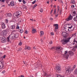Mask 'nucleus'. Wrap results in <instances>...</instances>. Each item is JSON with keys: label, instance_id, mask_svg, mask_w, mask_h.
<instances>
[{"label": "nucleus", "instance_id": "f03ea898", "mask_svg": "<svg viewBox=\"0 0 77 77\" xmlns=\"http://www.w3.org/2000/svg\"><path fill=\"white\" fill-rule=\"evenodd\" d=\"M20 15H21V12L19 11H17L16 13H14L13 15L15 18H18L20 17Z\"/></svg>", "mask_w": 77, "mask_h": 77}, {"label": "nucleus", "instance_id": "9b49d317", "mask_svg": "<svg viewBox=\"0 0 77 77\" xmlns=\"http://www.w3.org/2000/svg\"><path fill=\"white\" fill-rule=\"evenodd\" d=\"M3 68V63L2 61H0V69H2Z\"/></svg>", "mask_w": 77, "mask_h": 77}, {"label": "nucleus", "instance_id": "9d476101", "mask_svg": "<svg viewBox=\"0 0 77 77\" xmlns=\"http://www.w3.org/2000/svg\"><path fill=\"white\" fill-rule=\"evenodd\" d=\"M72 16L71 15V14H70V16H69V17L68 18L66 19V20L67 21H69L70 20H71L72 19Z\"/></svg>", "mask_w": 77, "mask_h": 77}, {"label": "nucleus", "instance_id": "c03bdc74", "mask_svg": "<svg viewBox=\"0 0 77 77\" xmlns=\"http://www.w3.org/2000/svg\"><path fill=\"white\" fill-rule=\"evenodd\" d=\"M57 77H61V75H57Z\"/></svg>", "mask_w": 77, "mask_h": 77}, {"label": "nucleus", "instance_id": "0e129e2a", "mask_svg": "<svg viewBox=\"0 0 77 77\" xmlns=\"http://www.w3.org/2000/svg\"><path fill=\"white\" fill-rule=\"evenodd\" d=\"M76 67V66H75V65H74L73 66V68H75V67Z\"/></svg>", "mask_w": 77, "mask_h": 77}, {"label": "nucleus", "instance_id": "6e6552de", "mask_svg": "<svg viewBox=\"0 0 77 77\" xmlns=\"http://www.w3.org/2000/svg\"><path fill=\"white\" fill-rule=\"evenodd\" d=\"M66 72L68 73V72H69V71H71V69L70 66H69L68 68L66 69Z\"/></svg>", "mask_w": 77, "mask_h": 77}, {"label": "nucleus", "instance_id": "4468645a", "mask_svg": "<svg viewBox=\"0 0 77 77\" xmlns=\"http://www.w3.org/2000/svg\"><path fill=\"white\" fill-rule=\"evenodd\" d=\"M73 42L72 43V45H74L75 44V42H76V43H77V39L76 38H75L73 40Z\"/></svg>", "mask_w": 77, "mask_h": 77}, {"label": "nucleus", "instance_id": "7c9ffc66", "mask_svg": "<svg viewBox=\"0 0 77 77\" xmlns=\"http://www.w3.org/2000/svg\"><path fill=\"white\" fill-rule=\"evenodd\" d=\"M43 8H42L40 10V12H43Z\"/></svg>", "mask_w": 77, "mask_h": 77}, {"label": "nucleus", "instance_id": "69168bd1", "mask_svg": "<svg viewBox=\"0 0 77 77\" xmlns=\"http://www.w3.org/2000/svg\"><path fill=\"white\" fill-rule=\"evenodd\" d=\"M20 77H24V75H21L20 76Z\"/></svg>", "mask_w": 77, "mask_h": 77}, {"label": "nucleus", "instance_id": "c85d7f7f", "mask_svg": "<svg viewBox=\"0 0 77 77\" xmlns=\"http://www.w3.org/2000/svg\"><path fill=\"white\" fill-rule=\"evenodd\" d=\"M72 14H72L73 15H74V16L75 15H75H76V13H75V11H74L73 13Z\"/></svg>", "mask_w": 77, "mask_h": 77}, {"label": "nucleus", "instance_id": "c9c22d12", "mask_svg": "<svg viewBox=\"0 0 77 77\" xmlns=\"http://www.w3.org/2000/svg\"><path fill=\"white\" fill-rule=\"evenodd\" d=\"M36 3V0L34 1L33 2H32V4H35Z\"/></svg>", "mask_w": 77, "mask_h": 77}, {"label": "nucleus", "instance_id": "dca6fc26", "mask_svg": "<svg viewBox=\"0 0 77 77\" xmlns=\"http://www.w3.org/2000/svg\"><path fill=\"white\" fill-rule=\"evenodd\" d=\"M53 26L54 27H56L55 28L56 29H59V27H58V24H54Z\"/></svg>", "mask_w": 77, "mask_h": 77}, {"label": "nucleus", "instance_id": "de8ad7c7", "mask_svg": "<svg viewBox=\"0 0 77 77\" xmlns=\"http://www.w3.org/2000/svg\"><path fill=\"white\" fill-rule=\"evenodd\" d=\"M66 25H65L64 26V27L65 29H66Z\"/></svg>", "mask_w": 77, "mask_h": 77}, {"label": "nucleus", "instance_id": "b1692460", "mask_svg": "<svg viewBox=\"0 0 77 77\" xmlns=\"http://www.w3.org/2000/svg\"><path fill=\"white\" fill-rule=\"evenodd\" d=\"M19 32L20 33H23V32H24V31L23 30V29H20L19 30Z\"/></svg>", "mask_w": 77, "mask_h": 77}, {"label": "nucleus", "instance_id": "052dcab7", "mask_svg": "<svg viewBox=\"0 0 77 77\" xmlns=\"http://www.w3.org/2000/svg\"><path fill=\"white\" fill-rule=\"evenodd\" d=\"M5 21H6V22L7 23H8V20L6 19V20H5Z\"/></svg>", "mask_w": 77, "mask_h": 77}, {"label": "nucleus", "instance_id": "864d4df0", "mask_svg": "<svg viewBox=\"0 0 77 77\" xmlns=\"http://www.w3.org/2000/svg\"><path fill=\"white\" fill-rule=\"evenodd\" d=\"M74 7H75V6L74 5H72V6H71V8H74Z\"/></svg>", "mask_w": 77, "mask_h": 77}, {"label": "nucleus", "instance_id": "c756f323", "mask_svg": "<svg viewBox=\"0 0 77 77\" xmlns=\"http://www.w3.org/2000/svg\"><path fill=\"white\" fill-rule=\"evenodd\" d=\"M74 74H77V69H76L74 72Z\"/></svg>", "mask_w": 77, "mask_h": 77}, {"label": "nucleus", "instance_id": "13d9d810", "mask_svg": "<svg viewBox=\"0 0 77 77\" xmlns=\"http://www.w3.org/2000/svg\"><path fill=\"white\" fill-rule=\"evenodd\" d=\"M5 57H6V55H4L3 57V58L4 59H5Z\"/></svg>", "mask_w": 77, "mask_h": 77}, {"label": "nucleus", "instance_id": "8fccbe9b", "mask_svg": "<svg viewBox=\"0 0 77 77\" xmlns=\"http://www.w3.org/2000/svg\"><path fill=\"white\" fill-rule=\"evenodd\" d=\"M53 9H52L51 10V12H50V14H52V12H53Z\"/></svg>", "mask_w": 77, "mask_h": 77}, {"label": "nucleus", "instance_id": "ddd939ff", "mask_svg": "<svg viewBox=\"0 0 77 77\" xmlns=\"http://www.w3.org/2000/svg\"><path fill=\"white\" fill-rule=\"evenodd\" d=\"M56 69L57 71H60V65L58 64V66H57Z\"/></svg>", "mask_w": 77, "mask_h": 77}, {"label": "nucleus", "instance_id": "72a5a7b5", "mask_svg": "<svg viewBox=\"0 0 77 77\" xmlns=\"http://www.w3.org/2000/svg\"><path fill=\"white\" fill-rule=\"evenodd\" d=\"M75 36H76L75 34H73L72 35V36L71 37V38H72V36H74V37Z\"/></svg>", "mask_w": 77, "mask_h": 77}, {"label": "nucleus", "instance_id": "39448f33", "mask_svg": "<svg viewBox=\"0 0 77 77\" xmlns=\"http://www.w3.org/2000/svg\"><path fill=\"white\" fill-rule=\"evenodd\" d=\"M62 44L63 45H65V44H67V42H69V41L68 40H66V39H63L62 40H61V41Z\"/></svg>", "mask_w": 77, "mask_h": 77}, {"label": "nucleus", "instance_id": "0eeeda50", "mask_svg": "<svg viewBox=\"0 0 77 77\" xmlns=\"http://www.w3.org/2000/svg\"><path fill=\"white\" fill-rule=\"evenodd\" d=\"M65 53L63 54V56L64 58L67 59L68 58V57H69V55H66L68 52H67L66 51H65Z\"/></svg>", "mask_w": 77, "mask_h": 77}, {"label": "nucleus", "instance_id": "680f3d73", "mask_svg": "<svg viewBox=\"0 0 77 77\" xmlns=\"http://www.w3.org/2000/svg\"><path fill=\"white\" fill-rule=\"evenodd\" d=\"M49 2H50V1H47V3H48V4L49 3Z\"/></svg>", "mask_w": 77, "mask_h": 77}, {"label": "nucleus", "instance_id": "2f4dec72", "mask_svg": "<svg viewBox=\"0 0 77 77\" xmlns=\"http://www.w3.org/2000/svg\"><path fill=\"white\" fill-rule=\"evenodd\" d=\"M24 33H26V34H27V33H29V31H24Z\"/></svg>", "mask_w": 77, "mask_h": 77}, {"label": "nucleus", "instance_id": "2eb2a0df", "mask_svg": "<svg viewBox=\"0 0 77 77\" xmlns=\"http://www.w3.org/2000/svg\"><path fill=\"white\" fill-rule=\"evenodd\" d=\"M11 29L12 30H14L15 29V25H12L11 26Z\"/></svg>", "mask_w": 77, "mask_h": 77}, {"label": "nucleus", "instance_id": "4d7b16f0", "mask_svg": "<svg viewBox=\"0 0 77 77\" xmlns=\"http://www.w3.org/2000/svg\"><path fill=\"white\" fill-rule=\"evenodd\" d=\"M47 73H45V74H44V76H47Z\"/></svg>", "mask_w": 77, "mask_h": 77}, {"label": "nucleus", "instance_id": "1a4fd4ad", "mask_svg": "<svg viewBox=\"0 0 77 77\" xmlns=\"http://www.w3.org/2000/svg\"><path fill=\"white\" fill-rule=\"evenodd\" d=\"M7 30L6 29L5 30H3L2 32V33L4 36L6 35V34H7V33H8Z\"/></svg>", "mask_w": 77, "mask_h": 77}, {"label": "nucleus", "instance_id": "774afa93", "mask_svg": "<svg viewBox=\"0 0 77 77\" xmlns=\"http://www.w3.org/2000/svg\"><path fill=\"white\" fill-rule=\"evenodd\" d=\"M57 9H59V6H57Z\"/></svg>", "mask_w": 77, "mask_h": 77}, {"label": "nucleus", "instance_id": "58836bf2", "mask_svg": "<svg viewBox=\"0 0 77 77\" xmlns=\"http://www.w3.org/2000/svg\"><path fill=\"white\" fill-rule=\"evenodd\" d=\"M18 45H22V43L21 42H20L19 43Z\"/></svg>", "mask_w": 77, "mask_h": 77}, {"label": "nucleus", "instance_id": "a878e982", "mask_svg": "<svg viewBox=\"0 0 77 77\" xmlns=\"http://www.w3.org/2000/svg\"><path fill=\"white\" fill-rule=\"evenodd\" d=\"M18 21L20 23H21V22H22V21H23V20H22V19H21V18H19L18 20Z\"/></svg>", "mask_w": 77, "mask_h": 77}, {"label": "nucleus", "instance_id": "7ed1b4c3", "mask_svg": "<svg viewBox=\"0 0 77 77\" xmlns=\"http://www.w3.org/2000/svg\"><path fill=\"white\" fill-rule=\"evenodd\" d=\"M9 38L11 39H14L15 38V34H12L11 35H9V36L7 37V39L8 42H9V41H10V40H9Z\"/></svg>", "mask_w": 77, "mask_h": 77}, {"label": "nucleus", "instance_id": "a18cd8bd", "mask_svg": "<svg viewBox=\"0 0 77 77\" xmlns=\"http://www.w3.org/2000/svg\"><path fill=\"white\" fill-rule=\"evenodd\" d=\"M20 28V27L18 26H17L16 27V29H18Z\"/></svg>", "mask_w": 77, "mask_h": 77}, {"label": "nucleus", "instance_id": "aec40b11", "mask_svg": "<svg viewBox=\"0 0 77 77\" xmlns=\"http://www.w3.org/2000/svg\"><path fill=\"white\" fill-rule=\"evenodd\" d=\"M68 25H69V27H68L69 29H71L72 27V24H68Z\"/></svg>", "mask_w": 77, "mask_h": 77}, {"label": "nucleus", "instance_id": "bb28decb", "mask_svg": "<svg viewBox=\"0 0 77 77\" xmlns=\"http://www.w3.org/2000/svg\"><path fill=\"white\" fill-rule=\"evenodd\" d=\"M73 20L75 21H77V18L76 17H74V18H73Z\"/></svg>", "mask_w": 77, "mask_h": 77}, {"label": "nucleus", "instance_id": "cd10ccee", "mask_svg": "<svg viewBox=\"0 0 77 77\" xmlns=\"http://www.w3.org/2000/svg\"><path fill=\"white\" fill-rule=\"evenodd\" d=\"M8 17H11L12 16V14H11V13H8Z\"/></svg>", "mask_w": 77, "mask_h": 77}, {"label": "nucleus", "instance_id": "f704fd0d", "mask_svg": "<svg viewBox=\"0 0 77 77\" xmlns=\"http://www.w3.org/2000/svg\"><path fill=\"white\" fill-rule=\"evenodd\" d=\"M56 9H55L54 10V14H56Z\"/></svg>", "mask_w": 77, "mask_h": 77}, {"label": "nucleus", "instance_id": "37998d69", "mask_svg": "<svg viewBox=\"0 0 77 77\" xmlns=\"http://www.w3.org/2000/svg\"><path fill=\"white\" fill-rule=\"evenodd\" d=\"M50 44H53V42L52 41H51L49 42Z\"/></svg>", "mask_w": 77, "mask_h": 77}, {"label": "nucleus", "instance_id": "473e14b6", "mask_svg": "<svg viewBox=\"0 0 77 77\" xmlns=\"http://www.w3.org/2000/svg\"><path fill=\"white\" fill-rule=\"evenodd\" d=\"M37 6V4H35L34 5V6H33L32 7H33V9H35V7H36Z\"/></svg>", "mask_w": 77, "mask_h": 77}, {"label": "nucleus", "instance_id": "393cba45", "mask_svg": "<svg viewBox=\"0 0 77 77\" xmlns=\"http://www.w3.org/2000/svg\"><path fill=\"white\" fill-rule=\"evenodd\" d=\"M71 3L72 5H74L75 4V1L74 0H72L71 1Z\"/></svg>", "mask_w": 77, "mask_h": 77}, {"label": "nucleus", "instance_id": "423d86ee", "mask_svg": "<svg viewBox=\"0 0 77 77\" xmlns=\"http://www.w3.org/2000/svg\"><path fill=\"white\" fill-rule=\"evenodd\" d=\"M62 36L65 38L67 37V36H68V34L66 32H62Z\"/></svg>", "mask_w": 77, "mask_h": 77}, {"label": "nucleus", "instance_id": "5fc2aeb1", "mask_svg": "<svg viewBox=\"0 0 77 77\" xmlns=\"http://www.w3.org/2000/svg\"><path fill=\"white\" fill-rule=\"evenodd\" d=\"M61 13H62V10H60V15L61 14Z\"/></svg>", "mask_w": 77, "mask_h": 77}, {"label": "nucleus", "instance_id": "f8f14e48", "mask_svg": "<svg viewBox=\"0 0 77 77\" xmlns=\"http://www.w3.org/2000/svg\"><path fill=\"white\" fill-rule=\"evenodd\" d=\"M2 24V29H4L6 28V26H5V24L3 22L1 23Z\"/></svg>", "mask_w": 77, "mask_h": 77}, {"label": "nucleus", "instance_id": "412c9836", "mask_svg": "<svg viewBox=\"0 0 77 77\" xmlns=\"http://www.w3.org/2000/svg\"><path fill=\"white\" fill-rule=\"evenodd\" d=\"M14 1H12L11 2L10 5L11 6H14Z\"/></svg>", "mask_w": 77, "mask_h": 77}, {"label": "nucleus", "instance_id": "6e6d98bb", "mask_svg": "<svg viewBox=\"0 0 77 77\" xmlns=\"http://www.w3.org/2000/svg\"><path fill=\"white\" fill-rule=\"evenodd\" d=\"M50 20H53V19L52 18H51V17H50Z\"/></svg>", "mask_w": 77, "mask_h": 77}, {"label": "nucleus", "instance_id": "49530a36", "mask_svg": "<svg viewBox=\"0 0 77 77\" xmlns=\"http://www.w3.org/2000/svg\"><path fill=\"white\" fill-rule=\"evenodd\" d=\"M59 14H57V15H55V17H56V18H57V16H58V15H59Z\"/></svg>", "mask_w": 77, "mask_h": 77}, {"label": "nucleus", "instance_id": "bf43d9fd", "mask_svg": "<svg viewBox=\"0 0 77 77\" xmlns=\"http://www.w3.org/2000/svg\"><path fill=\"white\" fill-rule=\"evenodd\" d=\"M41 42H43V40H42V38L41 39Z\"/></svg>", "mask_w": 77, "mask_h": 77}, {"label": "nucleus", "instance_id": "4c0bfd02", "mask_svg": "<svg viewBox=\"0 0 77 77\" xmlns=\"http://www.w3.org/2000/svg\"><path fill=\"white\" fill-rule=\"evenodd\" d=\"M45 20H42V22L43 23H45Z\"/></svg>", "mask_w": 77, "mask_h": 77}, {"label": "nucleus", "instance_id": "4be33fe9", "mask_svg": "<svg viewBox=\"0 0 77 77\" xmlns=\"http://www.w3.org/2000/svg\"><path fill=\"white\" fill-rule=\"evenodd\" d=\"M36 29H33L32 30V33H35V32H36Z\"/></svg>", "mask_w": 77, "mask_h": 77}, {"label": "nucleus", "instance_id": "5701e85b", "mask_svg": "<svg viewBox=\"0 0 77 77\" xmlns=\"http://www.w3.org/2000/svg\"><path fill=\"white\" fill-rule=\"evenodd\" d=\"M6 41V38H3L2 39V42H5Z\"/></svg>", "mask_w": 77, "mask_h": 77}, {"label": "nucleus", "instance_id": "e2e57ef3", "mask_svg": "<svg viewBox=\"0 0 77 77\" xmlns=\"http://www.w3.org/2000/svg\"><path fill=\"white\" fill-rule=\"evenodd\" d=\"M18 1L19 2H21L22 0H18Z\"/></svg>", "mask_w": 77, "mask_h": 77}, {"label": "nucleus", "instance_id": "338daca9", "mask_svg": "<svg viewBox=\"0 0 77 77\" xmlns=\"http://www.w3.org/2000/svg\"><path fill=\"white\" fill-rule=\"evenodd\" d=\"M57 29H55V32H57Z\"/></svg>", "mask_w": 77, "mask_h": 77}, {"label": "nucleus", "instance_id": "ea45409f", "mask_svg": "<svg viewBox=\"0 0 77 77\" xmlns=\"http://www.w3.org/2000/svg\"><path fill=\"white\" fill-rule=\"evenodd\" d=\"M35 68H38V66H39V65L38 64H36L35 66Z\"/></svg>", "mask_w": 77, "mask_h": 77}, {"label": "nucleus", "instance_id": "f3484780", "mask_svg": "<svg viewBox=\"0 0 77 77\" xmlns=\"http://www.w3.org/2000/svg\"><path fill=\"white\" fill-rule=\"evenodd\" d=\"M25 49V50H27V49L28 50H30L31 48L28 46L26 45Z\"/></svg>", "mask_w": 77, "mask_h": 77}, {"label": "nucleus", "instance_id": "a211bd4d", "mask_svg": "<svg viewBox=\"0 0 77 77\" xmlns=\"http://www.w3.org/2000/svg\"><path fill=\"white\" fill-rule=\"evenodd\" d=\"M40 33H41V34H40V36H43V35H44V32L43 31H41L40 32Z\"/></svg>", "mask_w": 77, "mask_h": 77}, {"label": "nucleus", "instance_id": "20e7f679", "mask_svg": "<svg viewBox=\"0 0 77 77\" xmlns=\"http://www.w3.org/2000/svg\"><path fill=\"white\" fill-rule=\"evenodd\" d=\"M62 49L63 48H62L59 47H57L56 49V53H59Z\"/></svg>", "mask_w": 77, "mask_h": 77}, {"label": "nucleus", "instance_id": "79ce46f5", "mask_svg": "<svg viewBox=\"0 0 77 77\" xmlns=\"http://www.w3.org/2000/svg\"><path fill=\"white\" fill-rule=\"evenodd\" d=\"M22 50V49L20 48L19 49V50H18V51H21Z\"/></svg>", "mask_w": 77, "mask_h": 77}, {"label": "nucleus", "instance_id": "09e8293b", "mask_svg": "<svg viewBox=\"0 0 77 77\" xmlns=\"http://www.w3.org/2000/svg\"><path fill=\"white\" fill-rule=\"evenodd\" d=\"M5 0H1V2H2L3 3H4L5 2Z\"/></svg>", "mask_w": 77, "mask_h": 77}, {"label": "nucleus", "instance_id": "a19ab883", "mask_svg": "<svg viewBox=\"0 0 77 77\" xmlns=\"http://www.w3.org/2000/svg\"><path fill=\"white\" fill-rule=\"evenodd\" d=\"M49 49L50 50H51H51H52V49H54V47H52L51 48H50Z\"/></svg>", "mask_w": 77, "mask_h": 77}, {"label": "nucleus", "instance_id": "603ef678", "mask_svg": "<svg viewBox=\"0 0 77 77\" xmlns=\"http://www.w3.org/2000/svg\"><path fill=\"white\" fill-rule=\"evenodd\" d=\"M5 71L4 70L2 72V74H4L5 73Z\"/></svg>", "mask_w": 77, "mask_h": 77}, {"label": "nucleus", "instance_id": "e433bc0d", "mask_svg": "<svg viewBox=\"0 0 77 77\" xmlns=\"http://www.w3.org/2000/svg\"><path fill=\"white\" fill-rule=\"evenodd\" d=\"M22 2L23 4H26V1L24 0H23Z\"/></svg>", "mask_w": 77, "mask_h": 77}, {"label": "nucleus", "instance_id": "3c124183", "mask_svg": "<svg viewBox=\"0 0 77 77\" xmlns=\"http://www.w3.org/2000/svg\"><path fill=\"white\" fill-rule=\"evenodd\" d=\"M51 35H54V33L51 32Z\"/></svg>", "mask_w": 77, "mask_h": 77}, {"label": "nucleus", "instance_id": "6ab92c4d", "mask_svg": "<svg viewBox=\"0 0 77 77\" xmlns=\"http://www.w3.org/2000/svg\"><path fill=\"white\" fill-rule=\"evenodd\" d=\"M19 35V34H18L16 33L15 34H14V36L15 38H17L18 37V35Z\"/></svg>", "mask_w": 77, "mask_h": 77}, {"label": "nucleus", "instance_id": "f257e3e1", "mask_svg": "<svg viewBox=\"0 0 77 77\" xmlns=\"http://www.w3.org/2000/svg\"><path fill=\"white\" fill-rule=\"evenodd\" d=\"M20 15H21V12L19 11H17L16 13H14L13 15L15 18H18L20 17Z\"/></svg>", "mask_w": 77, "mask_h": 77}]
</instances>
